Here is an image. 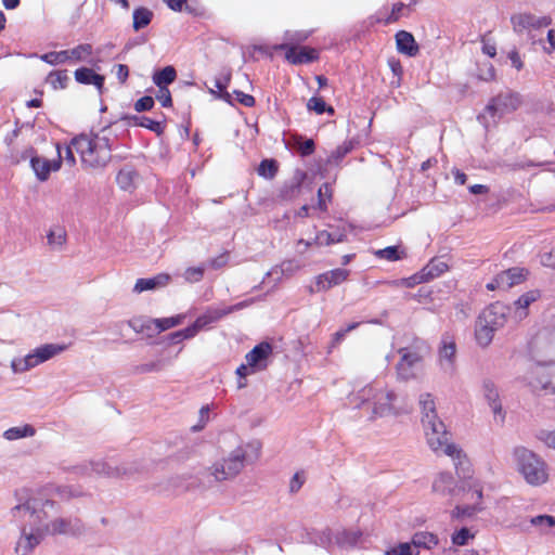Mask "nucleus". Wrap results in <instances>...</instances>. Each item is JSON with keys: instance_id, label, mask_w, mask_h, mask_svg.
<instances>
[{"instance_id": "49", "label": "nucleus", "mask_w": 555, "mask_h": 555, "mask_svg": "<svg viewBox=\"0 0 555 555\" xmlns=\"http://www.w3.org/2000/svg\"><path fill=\"white\" fill-rule=\"evenodd\" d=\"M278 170L274 160L264 159L261 162L258 168V173L264 178L271 179L275 176Z\"/></svg>"}, {"instance_id": "36", "label": "nucleus", "mask_w": 555, "mask_h": 555, "mask_svg": "<svg viewBox=\"0 0 555 555\" xmlns=\"http://www.w3.org/2000/svg\"><path fill=\"white\" fill-rule=\"evenodd\" d=\"M476 538V531L473 528L463 527L456 529L451 534V543L455 546L469 545Z\"/></svg>"}, {"instance_id": "43", "label": "nucleus", "mask_w": 555, "mask_h": 555, "mask_svg": "<svg viewBox=\"0 0 555 555\" xmlns=\"http://www.w3.org/2000/svg\"><path fill=\"white\" fill-rule=\"evenodd\" d=\"M183 320H184L183 314H178V315L170 317V318L156 319L155 332H157V334H159L164 331L176 327V326L182 324Z\"/></svg>"}, {"instance_id": "55", "label": "nucleus", "mask_w": 555, "mask_h": 555, "mask_svg": "<svg viewBox=\"0 0 555 555\" xmlns=\"http://www.w3.org/2000/svg\"><path fill=\"white\" fill-rule=\"evenodd\" d=\"M204 274V268L202 267H193L189 268L184 272V278L189 282H197L202 279Z\"/></svg>"}, {"instance_id": "39", "label": "nucleus", "mask_w": 555, "mask_h": 555, "mask_svg": "<svg viewBox=\"0 0 555 555\" xmlns=\"http://www.w3.org/2000/svg\"><path fill=\"white\" fill-rule=\"evenodd\" d=\"M47 243L53 250H60L66 243V232L60 227L49 230L47 234Z\"/></svg>"}, {"instance_id": "37", "label": "nucleus", "mask_w": 555, "mask_h": 555, "mask_svg": "<svg viewBox=\"0 0 555 555\" xmlns=\"http://www.w3.org/2000/svg\"><path fill=\"white\" fill-rule=\"evenodd\" d=\"M412 546L433 550L439 544V539L431 532H420L414 534L411 541Z\"/></svg>"}, {"instance_id": "38", "label": "nucleus", "mask_w": 555, "mask_h": 555, "mask_svg": "<svg viewBox=\"0 0 555 555\" xmlns=\"http://www.w3.org/2000/svg\"><path fill=\"white\" fill-rule=\"evenodd\" d=\"M345 240V233L341 231L337 232H328V231H320L317 233L314 237L315 246H330L335 243H340Z\"/></svg>"}, {"instance_id": "41", "label": "nucleus", "mask_w": 555, "mask_h": 555, "mask_svg": "<svg viewBox=\"0 0 555 555\" xmlns=\"http://www.w3.org/2000/svg\"><path fill=\"white\" fill-rule=\"evenodd\" d=\"M530 524L538 528L541 533L546 534L555 527V517L552 515H538L530 519Z\"/></svg>"}, {"instance_id": "42", "label": "nucleus", "mask_w": 555, "mask_h": 555, "mask_svg": "<svg viewBox=\"0 0 555 555\" xmlns=\"http://www.w3.org/2000/svg\"><path fill=\"white\" fill-rule=\"evenodd\" d=\"M388 363H389L388 357H386V359L379 363H377L374 359H367L364 364V369L371 375H374L376 377H382V376L387 375Z\"/></svg>"}, {"instance_id": "9", "label": "nucleus", "mask_w": 555, "mask_h": 555, "mask_svg": "<svg viewBox=\"0 0 555 555\" xmlns=\"http://www.w3.org/2000/svg\"><path fill=\"white\" fill-rule=\"evenodd\" d=\"M72 151L80 155L82 165L89 169L106 166L112 158V147L108 141H67Z\"/></svg>"}, {"instance_id": "56", "label": "nucleus", "mask_w": 555, "mask_h": 555, "mask_svg": "<svg viewBox=\"0 0 555 555\" xmlns=\"http://www.w3.org/2000/svg\"><path fill=\"white\" fill-rule=\"evenodd\" d=\"M376 255L380 258H384V259H387L390 261H393V260H397L400 258L398 255V249L395 246H389L384 249H379L378 251H376Z\"/></svg>"}, {"instance_id": "5", "label": "nucleus", "mask_w": 555, "mask_h": 555, "mask_svg": "<svg viewBox=\"0 0 555 555\" xmlns=\"http://www.w3.org/2000/svg\"><path fill=\"white\" fill-rule=\"evenodd\" d=\"M509 307L496 301L486 307L477 317L474 326V338L480 348H488L495 333L507 322Z\"/></svg>"}, {"instance_id": "22", "label": "nucleus", "mask_w": 555, "mask_h": 555, "mask_svg": "<svg viewBox=\"0 0 555 555\" xmlns=\"http://www.w3.org/2000/svg\"><path fill=\"white\" fill-rule=\"evenodd\" d=\"M75 80L81 85H93L100 94L103 93L105 77L96 74L92 68L79 67L74 73Z\"/></svg>"}, {"instance_id": "15", "label": "nucleus", "mask_w": 555, "mask_h": 555, "mask_svg": "<svg viewBox=\"0 0 555 555\" xmlns=\"http://www.w3.org/2000/svg\"><path fill=\"white\" fill-rule=\"evenodd\" d=\"M349 276V271L346 269H334L317 275L311 284L308 286L310 294L326 292L333 286L339 285L345 282Z\"/></svg>"}, {"instance_id": "29", "label": "nucleus", "mask_w": 555, "mask_h": 555, "mask_svg": "<svg viewBox=\"0 0 555 555\" xmlns=\"http://www.w3.org/2000/svg\"><path fill=\"white\" fill-rule=\"evenodd\" d=\"M421 422L426 423L439 418L436 411L435 398L431 393L425 392L420 396Z\"/></svg>"}, {"instance_id": "48", "label": "nucleus", "mask_w": 555, "mask_h": 555, "mask_svg": "<svg viewBox=\"0 0 555 555\" xmlns=\"http://www.w3.org/2000/svg\"><path fill=\"white\" fill-rule=\"evenodd\" d=\"M332 198V191L327 183L321 185L318 190V204L317 207L321 210H326L327 202Z\"/></svg>"}, {"instance_id": "7", "label": "nucleus", "mask_w": 555, "mask_h": 555, "mask_svg": "<svg viewBox=\"0 0 555 555\" xmlns=\"http://www.w3.org/2000/svg\"><path fill=\"white\" fill-rule=\"evenodd\" d=\"M428 447L438 455H447L459 464L465 460L463 451L451 441L440 418L422 424Z\"/></svg>"}, {"instance_id": "19", "label": "nucleus", "mask_w": 555, "mask_h": 555, "mask_svg": "<svg viewBox=\"0 0 555 555\" xmlns=\"http://www.w3.org/2000/svg\"><path fill=\"white\" fill-rule=\"evenodd\" d=\"M276 50L285 51V59L293 65L309 64L319 59V53L313 48L304 47L297 49L288 43H281Z\"/></svg>"}, {"instance_id": "46", "label": "nucleus", "mask_w": 555, "mask_h": 555, "mask_svg": "<svg viewBox=\"0 0 555 555\" xmlns=\"http://www.w3.org/2000/svg\"><path fill=\"white\" fill-rule=\"evenodd\" d=\"M310 36V31L306 30H287L284 34V43H288L291 46H295L306 41Z\"/></svg>"}, {"instance_id": "51", "label": "nucleus", "mask_w": 555, "mask_h": 555, "mask_svg": "<svg viewBox=\"0 0 555 555\" xmlns=\"http://www.w3.org/2000/svg\"><path fill=\"white\" fill-rule=\"evenodd\" d=\"M537 437L546 448L555 450V429L540 430Z\"/></svg>"}, {"instance_id": "8", "label": "nucleus", "mask_w": 555, "mask_h": 555, "mask_svg": "<svg viewBox=\"0 0 555 555\" xmlns=\"http://www.w3.org/2000/svg\"><path fill=\"white\" fill-rule=\"evenodd\" d=\"M67 349L66 344L47 343L37 346L23 357L11 360L10 367L13 374L26 373L63 353Z\"/></svg>"}, {"instance_id": "34", "label": "nucleus", "mask_w": 555, "mask_h": 555, "mask_svg": "<svg viewBox=\"0 0 555 555\" xmlns=\"http://www.w3.org/2000/svg\"><path fill=\"white\" fill-rule=\"evenodd\" d=\"M153 12L145 7H138L132 13V27L139 31L147 27L153 20Z\"/></svg>"}, {"instance_id": "44", "label": "nucleus", "mask_w": 555, "mask_h": 555, "mask_svg": "<svg viewBox=\"0 0 555 555\" xmlns=\"http://www.w3.org/2000/svg\"><path fill=\"white\" fill-rule=\"evenodd\" d=\"M40 60L49 65H59L68 62V55L66 50L63 51H51L41 54Z\"/></svg>"}, {"instance_id": "62", "label": "nucleus", "mask_w": 555, "mask_h": 555, "mask_svg": "<svg viewBox=\"0 0 555 555\" xmlns=\"http://www.w3.org/2000/svg\"><path fill=\"white\" fill-rule=\"evenodd\" d=\"M115 48V44L112 42H107L101 47H98L95 50V53L98 54L96 57L101 59V62L104 57H107L111 55L112 50Z\"/></svg>"}, {"instance_id": "28", "label": "nucleus", "mask_w": 555, "mask_h": 555, "mask_svg": "<svg viewBox=\"0 0 555 555\" xmlns=\"http://www.w3.org/2000/svg\"><path fill=\"white\" fill-rule=\"evenodd\" d=\"M539 298L537 291H530L521 295L514 302V319L517 321L524 320L528 315V307Z\"/></svg>"}, {"instance_id": "24", "label": "nucleus", "mask_w": 555, "mask_h": 555, "mask_svg": "<svg viewBox=\"0 0 555 555\" xmlns=\"http://www.w3.org/2000/svg\"><path fill=\"white\" fill-rule=\"evenodd\" d=\"M526 270L522 268H512L502 271L496 275V285L501 286L502 289H507L516 284H519L526 279Z\"/></svg>"}, {"instance_id": "4", "label": "nucleus", "mask_w": 555, "mask_h": 555, "mask_svg": "<svg viewBox=\"0 0 555 555\" xmlns=\"http://www.w3.org/2000/svg\"><path fill=\"white\" fill-rule=\"evenodd\" d=\"M49 146H46L40 154L31 152L27 156L30 167L40 182L47 181L51 172L59 171L63 162L69 166L76 163L72 145H67V141H49Z\"/></svg>"}, {"instance_id": "25", "label": "nucleus", "mask_w": 555, "mask_h": 555, "mask_svg": "<svg viewBox=\"0 0 555 555\" xmlns=\"http://www.w3.org/2000/svg\"><path fill=\"white\" fill-rule=\"evenodd\" d=\"M456 345L452 339H444L439 348V363L444 371L454 369Z\"/></svg>"}, {"instance_id": "33", "label": "nucleus", "mask_w": 555, "mask_h": 555, "mask_svg": "<svg viewBox=\"0 0 555 555\" xmlns=\"http://www.w3.org/2000/svg\"><path fill=\"white\" fill-rule=\"evenodd\" d=\"M36 435V429L30 424H21L11 427L3 433V438L9 441H14L23 438H30Z\"/></svg>"}, {"instance_id": "12", "label": "nucleus", "mask_w": 555, "mask_h": 555, "mask_svg": "<svg viewBox=\"0 0 555 555\" xmlns=\"http://www.w3.org/2000/svg\"><path fill=\"white\" fill-rule=\"evenodd\" d=\"M511 23L517 35H526L535 44L543 41L542 39L537 40L533 31L550 26L552 18L550 16H537L531 13H517L511 16Z\"/></svg>"}, {"instance_id": "26", "label": "nucleus", "mask_w": 555, "mask_h": 555, "mask_svg": "<svg viewBox=\"0 0 555 555\" xmlns=\"http://www.w3.org/2000/svg\"><path fill=\"white\" fill-rule=\"evenodd\" d=\"M68 61L72 62H88L92 65L101 62L100 57L89 59L93 53V47L90 43H80L70 50H66Z\"/></svg>"}, {"instance_id": "58", "label": "nucleus", "mask_w": 555, "mask_h": 555, "mask_svg": "<svg viewBox=\"0 0 555 555\" xmlns=\"http://www.w3.org/2000/svg\"><path fill=\"white\" fill-rule=\"evenodd\" d=\"M210 408L209 405H204L199 409V423L194 427L196 430L203 429L206 424L209 422Z\"/></svg>"}, {"instance_id": "30", "label": "nucleus", "mask_w": 555, "mask_h": 555, "mask_svg": "<svg viewBox=\"0 0 555 555\" xmlns=\"http://www.w3.org/2000/svg\"><path fill=\"white\" fill-rule=\"evenodd\" d=\"M361 539V532L356 530H339L334 535L333 543L339 548L349 550L354 547Z\"/></svg>"}, {"instance_id": "11", "label": "nucleus", "mask_w": 555, "mask_h": 555, "mask_svg": "<svg viewBox=\"0 0 555 555\" xmlns=\"http://www.w3.org/2000/svg\"><path fill=\"white\" fill-rule=\"evenodd\" d=\"M521 103V98L516 92L500 93L492 98L485 111L478 115V121L486 128L489 129L492 125H495L499 119L503 116L516 111Z\"/></svg>"}, {"instance_id": "20", "label": "nucleus", "mask_w": 555, "mask_h": 555, "mask_svg": "<svg viewBox=\"0 0 555 555\" xmlns=\"http://www.w3.org/2000/svg\"><path fill=\"white\" fill-rule=\"evenodd\" d=\"M229 311L214 310L198 317L195 322L184 330H181L178 335H183L185 338H193L199 331H202L208 324L219 320Z\"/></svg>"}, {"instance_id": "40", "label": "nucleus", "mask_w": 555, "mask_h": 555, "mask_svg": "<svg viewBox=\"0 0 555 555\" xmlns=\"http://www.w3.org/2000/svg\"><path fill=\"white\" fill-rule=\"evenodd\" d=\"M69 77L67 75V70H52L46 81L51 86L53 90L65 89L67 87V82Z\"/></svg>"}, {"instance_id": "17", "label": "nucleus", "mask_w": 555, "mask_h": 555, "mask_svg": "<svg viewBox=\"0 0 555 555\" xmlns=\"http://www.w3.org/2000/svg\"><path fill=\"white\" fill-rule=\"evenodd\" d=\"M126 127H143L155 132L157 135H160L164 131V126L160 121L137 115L124 117L120 121H115L107 128L114 131L115 137H117V130H124Z\"/></svg>"}, {"instance_id": "60", "label": "nucleus", "mask_w": 555, "mask_h": 555, "mask_svg": "<svg viewBox=\"0 0 555 555\" xmlns=\"http://www.w3.org/2000/svg\"><path fill=\"white\" fill-rule=\"evenodd\" d=\"M540 262L544 267L555 269V249L543 253L540 257Z\"/></svg>"}, {"instance_id": "35", "label": "nucleus", "mask_w": 555, "mask_h": 555, "mask_svg": "<svg viewBox=\"0 0 555 555\" xmlns=\"http://www.w3.org/2000/svg\"><path fill=\"white\" fill-rule=\"evenodd\" d=\"M177 78V72L173 66L168 65L157 70L153 75V82L158 87H167L172 83Z\"/></svg>"}, {"instance_id": "57", "label": "nucleus", "mask_w": 555, "mask_h": 555, "mask_svg": "<svg viewBox=\"0 0 555 555\" xmlns=\"http://www.w3.org/2000/svg\"><path fill=\"white\" fill-rule=\"evenodd\" d=\"M235 100L244 105L245 107H251L255 105V98L250 94L244 93L243 91L235 90Z\"/></svg>"}, {"instance_id": "53", "label": "nucleus", "mask_w": 555, "mask_h": 555, "mask_svg": "<svg viewBox=\"0 0 555 555\" xmlns=\"http://www.w3.org/2000/svg\"><path fill=\"white\" fill-rule=\"evenodd\" d=\"M405 8V4L402 2H397L392 5L391 13L386 17L385 24L396 23L400 16L402 10Z\"/></svg>"}, {"instance_id": "16", "label": "nucleus", "mask_w": 555, "mask_h": 555, "mask_svg": "<svg viewBox=\"0 0 555 555\" xmlns=\"http://www.w3.org/2000/svg\"><path fill=\"white\" fill-rule=\"evenodd\" d=\"M401 358L396 365L397 379L406 382L416 376V369L422 362V357L415 351L400 349Z\"/></svg>"}, {"instance_id": "13", "label": "nucleus", "mask_w": 555, "mask_h": 555, "mask_svg": "<svg viewBox=\"0 0 555 555\" xmlns=\"http://www.w3.org/2000/svg\"><path fill=\"white\" fill-rule=\"evenodd\" d=\"M479 395L490 409L493 422L498 425H502L505 422L506 412L503 408L496 384L490 378H483L479 387Z\"/></svg>"}, {"instance_id": "21", "label": "nucleus", "mask_w": 555, "mask_h": 555, "mask_svg": "<svg viewBox=\"0 0 555 555\" xmlns=\"http://www.w3.org/2000/svg\"><path fill=\"white\" fill-rule=\"evenodd\" d=\"M532 385L550 393H555V365L537 367Z\"/></svg>"}, {"instance_id": "23", "label": "nucleus", "mask_w": 555, "mask_h": 555, "mask_svg": "<svg viewBox=\"0 0 555 555\" xmlns=\"http://www.w3.org/2000/svg\"><path fill=\"white\" fill-rule=\"evenodd\" d=\"M396 44L400 53L410 57L415 56L420 50L413 35L406 30H399L396 34Z\"/></svg>"}, {"instance_id": "27", "label": "nucleus", "mask_w": 555, "mask_h": 555, "mask_svg": "<svg viewBox=\"0 0 555 555\" xmlns=\"http://www.w3.org/2000/svg\"><path fill=\"white\" fill-rule=\"evenodd\" d=\"M169 280L170 276L168 274H158L150 279H139L133 286V292L141 294L146 291L164 287L169 283Z\"/></svg>"}, {"instance_id": "18", "label": "nucleus", "mask_w": 555, "mask_h": 555, "mask_svg": "<svg viewBox=\"0 0 555 555\" xmlns=\"http://www.w3.org/2000/svg\"><path fill=\"white\" fill-rule=\"evenodd\" d=\"M431 492L442 499H452L460 494V486L452 474L441 472L431 481Z\"/></svg>"}, {"instance_id": "59", "label": "nucleus", "mask_w": 555, "mask_h": 555, "mask_svg": "<svg viewBox=\"0 0 555 555\" xmlns=\"http://www.w3.org/2000/svg\"><path fill=\"white\" fill-rule=\"evenodd\" d=\"M305 482V475L302 473H296L289 481V491L295 493L300 490Z\"/></svg>"}, {"instance_id": "45", "label": "nucleus", "mask_w": 555, "mask_h": 555, "mask_svg": "<svg viewBox=\"0 0 555 555\" xmlns=\"http://www.w3.org/2000/svg\"><path fill=\"white\" fill-rule=\"evenodd\" d=\"M308 109L315 112L318 115H322L325 112H328L330 114L334 113V109L332 106H328L326 102L319 96H312L307 104Z\"/></svg>"}, {"instance_id": "47", "label": "nucleus", "mask_w": 555, "mask_h": 555, "mask_svg": "<svg viewBox=\"0 0 555 555\" xmlns=\"http://www.w3.org/2000/svg\"><path fill=\"white\" fill-rule=\"evenodd\" d=\"M287 147L306 156L314 151V141H291Z\"/></svg>"}, {"instance_id": "61", "label": "nucleus", "mask_w": 555, "mask_h": 555, "mask_svg": "<svg viewBox=\"0 0 555 555\" xmlns=\"http://www.w3.org/2000/svg\"><path fill=\"white\" fill-rule=\"evenodd\" d=\"M314 245V240L313 241H307V240H304V238H299L296 243H295V251L296 254L298 255H304L306 254V251L312 246Z\"/></svg>"}, {"instance_id": "63", "label": "nucleus", "mask_w": 555, "mask_h": 555, "mask_svg": "<svg viewBox=\"0 0 555 555\" xmlns=\"http://www.w3.org/2000/svg\"><path fill=\"white\" fill-rule=\"evenodd\" d=\"M508 60L512 63V66L515 67L517 70H520L524 67V62L521 61V57L517 50H512L508 55Z\"/></svg>"}, {"instance_id": "3", "label": "nucleus", "mask_w": 555, "mask_h": 555, "mask_svg": "<svg viewBox=\"0 0 555 555\" xmlns=\"http://www.w3.org/2000/svg\"><path fill=\"white\" fill-rule=\"evenodd\" d=\"M354 402L372 420L398 417L409 412L408 404L396 389L379 383H371L359 389L354 395Z\"/></svg>"}, {"instance_id": "10", "label": "nucleus", "mask_w": 555, "mask_h": 555, "mask_svg": "<svg viewBox=\"0 0 555 555\" xmlns=\"http://www.w3.org/2000/svg\"><path fill=\"white\" fill-rule=\"evenodd\" d=\"M464 504L456 506L453 517H473L485 509L482 482L474 477L463 479L460 486V493Z\"/></svg>"}, {"instance_id": "31", "label": "nucleus", "mask_w": 555, "mask_h": 555, "mask_svg": "<svg viewBox=\"0 0 555 555\" xmlns=\"http://www.w3.org/2000/svg\"><path fill=\"white\" fill-rule=\"evenodd\" d=\"M128 325L135 333L146 334L150 337L157 334V332H155L156 319L146 317H133L128 321Z\"/></svg>"}, {"instance_id": "32", "label": "nucleus", "mask_w": 555, "mask_h": 555, "mask_svg": "<svg viewBox=\"0 0 555 555\" xmlns=\"http://www.w3.org/2000/svg\"><path fill=\"white\" fill-rule=\"evenodd\" d=\"M138 175L131 169H121L116 176V183L120 190L132 192L138 185Z\"/></svg>"}, {"instance_id": "6", "label": "nucleus", "mask_w": 555, "mask_h": 555, "mask_svg": "<svg viewBox=\"0 0 555 555\" xmlns=\"http://www.w3.org/2000/svg\"><path fill=\"white\" fill-rule=\"evenodd\" d=\"M513 460L517 473L525 482L531 487H541L551 479L550 467L546 461L538 453L520 447L513 451Z\"/></svg>"}, {"instance_id": "54", "label": "nucleus", "mask_w": 555, "mask_h": 555, "mask_svg": "<svg viewBox=\"0 0 555 555\" xmlns=\"http://www.w3.org/2000/svg\"><path fill=\"white\" fill-rule=\"evenodd\" d=\"M156 98L163 107H170L172 105L171 93L167 87L158 88Z\"/></svg>"}, {"instance_id": "52", "label": "nucleus", "mask_w": 555, "mask_h": 555, "mask_svg": "<svg viewBox=\"0 0 555 555\" xmlns=\"http://www.w3.org/2000/svg\"><path fill=\"white\" fill-rule=\"evenodd\" d=\"M154 106V99L150 95L140 98L135 104L134 109L139 113L152 109Z\"/></svg>"}, {"instance_id": "50", "label": "nucleus", "mask_w": 555, "mask_h": 555, "mask_svg": "<svg viewBox=\"0 0 555 555\" xmlns=\"http://www.w3.org/2000/svg\"><path fill=\"white\" fill-rule=\"evenodd\" d=\"M412 554V544L411 542L400 543L393 546H390L386 550L385 555H411Z\"/></svg>"}, {"instance_id": "2", "label": "nucleus", "mask_w": 555, "mask_h": 555, "mask_svg": "<svg viewBox=\"0 0 555 555\" xmlns=\"http://www.w3.org/2000/svg\"><path fill=\"white\" fill-rule=\"evenodd\" d=\"M219 443L228 454L209 467L210 476L217 481L235 478L246 464L255 463L261 455L262 444L256 439L243 442L237 435L225 433L220 436Z\"/></svg>"}, {"instance_id": "14", "label": "nucleus", "mask_w": 555, "mask_h": 555, "mask_svg": "<svg viewBox=\"0 0 555 555\" xmlns=\"http://www.w3.org/2000/svg\"><path fill=\"white\" fill-rule=\"evenodd\" d=\"M272 351L270 344L261 343L245 356V363L241 364L236 374L240 378H246L267 367L268 358Z\"/></svg>"}, {"instance_id": "64", "label": "nucleus", "mask_w": 555, "mask_h": 555, "mask_svg": "<svg viewBox=\"0 0 555 555\" xmlns=\"http://www.w3.org/2000/svg\"><path fill=\"white\" fill-rule=\"evenodd\" d=\"M546 39H547L548 46H544L543 50L545 53L552 54L555 51V30L554 29H550L547 31Z\"/></svg>"}, {"instance_id": "1", "label": "nucleus", "mask_w": 555, "mask_h": 555, "mask_svg": "<svg viewBox=\"0 0 555 555\" xmlns=\"http://www.w3.org/2000/svg\"><path fill=\"white\" fill-rule=\"evenodd\" d=\"M18 503L12 511L26 509L30 513L29 528H24L18 538L15 552L18 555L30 554L48 534L66 533L69 524L57 516L54 502L46 499L42 490L16 492Z\"/></svg>"}]
</instances>
